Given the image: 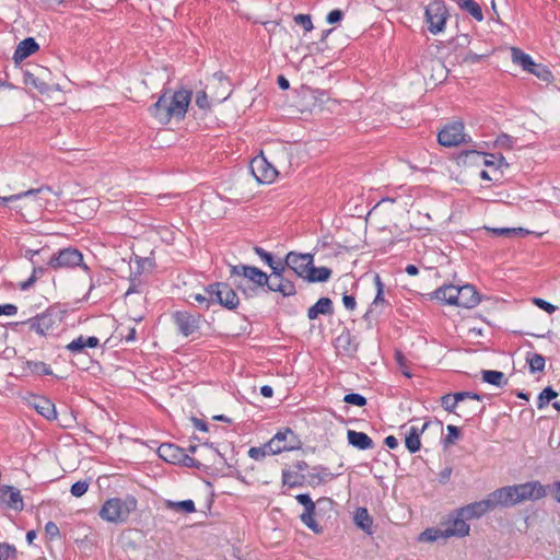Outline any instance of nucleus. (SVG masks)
<instances>
[{"label":"nucleus","instance_id":"obj_1","mask_svg":"<svg viewBox=\"0 0 560 560\" xmlns=\"http://www.w3.org/2000/svg\"><path fill=\"white\" fill-rule=\"evenodd\" d=\"M191 102V92L188 90H166L158 101L149 107L150 115L160 124L166 125L173 118L183 119Z\"/></svg>","mask_w":560,"mask_h":560},{"label":"nucleus","instance_id":"obj_2","mask_svg":"<svg viewBox=\"0 0 560 560\" xmlns=\"http://www.w3.org/2000/svg\"><path fill=\"white\" fill-rule=\"evenodd\" d=\"M137 509V500L133 497L112 498L104 502L98 515L109 523H124L130 513Z\"/></svg>","mask_w":560,"mask_h":560},{"label":"nucleus","instance_id":"obj_3","mask_svg":"<svg viewBox=\"0 0 560 560\" xmlns=\"http://www.w3.org/2000/svg\"><path fill=\"white\" fill-rule=\"evenodd\" d=\"M40 337L55 336L61 329V317L57 312L46 311L23 323Z\"/></svg>","mask_w":560,"mask_h":560},{"label":"nucleus","instance_id":"obj_4","mask_svg":"<svg viewBox=\"0 0 560 560\" xmlns=\"http://www.w3.org/2000/svg\"><path fill=\"white\" fill-rule=\"evenodd\" d=\"M205 292L212 296L214 304H220L228 310H235L240 305L237 293L228 283H211L205 288Z\"/></svg>","mask_w":560,"mask_h":560},{"label":"nucleus","instance_id":"obj_5","mask_svg":"<svg viewBox=\"0 0 560 560\" xmlns=\"http://www.w3.org/2000/svg\"><path fill=\"white\" fill-rule=\"evenodd\" d=\"M159 456L171 464H178L189 468H200L201 464L190 457L186 451L175 444L163 443L158 448Z\"/></svg>","mask_w":560,"mask_h":560},{"label":"nucleus","instance_id":"obj_6","mask_svg":"<svg viewBox=\"0 0 560 560\" xmlns=\"http://www.w3.org/2000/svg\"><path fill=\"white\" fill-rule=\"evenodd\" d=\"M48 266L52 269L81 267L85 271L90 270L83 264L82 253L73 247H67L54 254L48 261Z\"/></svg>","mask_w":560,"mask_h":560},{"label":"nucleus","instance_id":"obj_7","mask_svg":"<svg viewBox=\"0 0 560 560\" xmlns=\"http://www.w3.org/2000/svg\"><path fill=\"white\" fill-rule=\"evenodd\" d=\"M425 16L430 32L440 33L445 31L444 26L450 14L443 1L434 0L429 3L425 10Z\"/></svg>","mask_w":560,"mask_h":560},{"label":"nucleus","instance_id":"obj_8","mask_svg":"<svg viewBox=\"0 0 560 560\" xmlns=\"http://www.w3.org/2000/svg\"><path fill=\"white\" fill-rule=\"evenodd\" d=\"M267 443L272 455L300 447V441L290 428L278 431Z\"/></svg>","mask_w":560,"mask_h":560},{"label":"nucleus","instance_id":"obj_9","mask_svg":"<svg viewBox=\"0 0 560 560\" xmlns=\"http://www.w3.org/2000/svg\"><path fill=\"white\" fill-rule=\"evenodd\" d=\"M438 141L443 147H457L467 142L466 135L464 133V124L454 121L443 127L438 135Z\"/></svg>","mask_w":560,"mask_h":560},{"label":"nucleus","instance_id":"obj_10","mask_svg":"<svg viewBox=\"0 0 560 560\" xmlns=\"http://www.w3.org/2000/svg\"><path fill=\"white\" fill-rule=\"evenodd\" d=\"M179 334L188 337L197 332L200 328L201 316L187 311H176L172 315Z\"/></svg>","mask_w":560,"mask_h":560},{"label":"nucleus","instance_id":"obj_11","mask_svg":"<svg viewBox=\"0 0 560 560\" xmlns=\"http://www.w3.org/2000/svg\"><path fill=\"white\" fill-rule=\"evenodd\" d=\"M231 276H238L247 279L257 287L267 288L270 277L257 267L248 265H235L230 268Z\"/></svg>","mask_w":560,"mask_h":560},{"label":"nucleus","instance_id":"obj_12","mask_svg":"<svg viewBox=\"0 0 560 560\" xmlns=\"http://www.w3.org/2000/svg\"><path fill=\"white\" fill-rule=\"evenodd\" d=\"M296 501L304 506L303 513L300 515L301 522L315 534H320L323 527L315 521L316 503L310 494L301 493L295 497Z\"/></svg>","mask_w":560,"mask_h":560},{"label":"nucleus","instance_id":"obj_13","mask_svg":"<svg viewBox=\"0 0 560 560\" xmlns=\"http://www.w3.org/2000/svg\"><path fill=\"white\" fill-rule=\"evenodd\" d=\"M250 171L255 178L262 184L272 183L278 176L276 167L262 155L252 160Z\"/></svg>","mask_w":560,"mask_h":560},{"label":"nucleus","instance_id":"obj_14","mask_svg":"<svg viewBox=\"0 0 560 560\" xmlns=\"http://www.w3.org/2000/svg\"><path fill=\"white\" fill-rule=\"evenodd\" d=\"M488 495L491 500L493 509H506L520 504L515 485L501 487Z\"/></svg>","mask_w":560,"mask_h":560},{"label":"nucleus","instance_id":"obj_15","mask_svg":"<svg viewBox=\"0 0 560 560\" xmlns=\"http://www.w3.org/2000/svg\"><path fill=\"white\" fill-rule=\"evenodd\" d=\"M312 254H299L290 252L285 256V265L292 270L298 277L305 279L311 265H313Z\"/></svg>","mask_w":560,"mask_h":560},{"label":"nucleus","instance_id":"obj_16","mask_svg":"<svg viewBox=\"0 0 560 560\" xmlns=\"http://www.w3.org/2000/svg\"><path fill=\"white\" fill-rule=\"evenodd\" d=\"M520 503L523 501H537L547 495V487L540 481H528L515 485Z\"/></svg>","mask_w":560,"mask_h":560},{"label":"nucleus","instance_id":"obj_17","mask_svg":"<svg viewBox=\"0 0 560 560\" xmlns=\"http://www.w3.org/2000/svg\"><path fill=\"white\" fill-rule=\"evenodd\" d=\"M444 537H465L469 534L470 526L466 523L464 515H458V509L454 515L444 524Z\"/></svg>","mask_w":560,"mask_h":560},{"label":"nucleus","instance_id":"obj_18","mask_svg":"<svg viewBox=\"0 0 560 560\" xmlns=\"http://www.w3.org/2000/svg\"><path fill=\"white\" fill-rule=\"evenodd\" d=\"M0 503L16 512L24 509L21 491L13 486L4 485L0 487Z\"/></svg>","mask_w":560,"mask_h":560},{"label":"nucleus","instance_id":"obj_19","mask_svg":"<svg viewBox=\"0 0 560 560\" xmlns=\"http://www.w3.org/2000/svg\"><path fill=\"white\" fill-rule=\"evenodd\" d=\"M494 510L489 495L481 501L469 503L458 509V515H464L466 520L480 518L489 511Z\"/></svg>","mask_w":560,"mask_h":560},{"label":"nucleus","instance_id":"obj_20","mask_svg":"<svg viewBox=\"0 0 560 560\" xmlns=\"http://www.w3.org/2000/svg\"><path fill=\"white\" fill-rule=\"evenodd\" d=\"M467 399L476 400L478 402L481 400V397L478 394L471 392L446 394L441 397V406L448 412H455V409H459V405Z\"/></svg>","mask_w":560,"mask_h":560},{"label":"nucleus","instance_id":"obj_21","mask_svg":"<svg viewBox=\"0 0 560 560\" xmlns=\"http://www.w3.org/2000/svg\"><path fill=\"white\" fill-rule=\"evenodd\" d=\"M457 302L456 306L471 308L476 306L480 299L478 292L476 291L474 285L465 284L462 287H457Z\"/></svg>","mask_w":560,"mask_h":560},{"label":"nucleus","instance_id":"obj_22","mask_svg":"<svg viewBox=\"0 0 560 560\" xmlns=\"http://www.w3.org/2000/svg\"><path fill=\"white\" fill-rule=\"evenodd\" d=\"M340 475L341 472H331L329 468L322 465L315 466L307 476V483L311 487H316L318 485L326 483Z\"/></svg>","mask_w":560,"mask_h":560},{"label":"nucleus","instance_id":"obj_23","mask_svg":"<svg viewBox=\"0 0 560 560\" xmlns=\"http://www.w3.org/2000/svg\"><path fill=\"white\" fill-rule=\"evenodd\" d=\"M267 291L278 292L284 298L293 296L296 294L294 283L285 277H281L271 281L269 280Z\"/></svg>","mask_w":560,"mask_h":560},{"label":"nucleus","instance_id":"obj_24","mask_svg":"<svg viewBox=\"0 0 560 560\" xmlns=\"http://www.w3.org/2000/svg\"><path fill=\"white\" fill-rule=\"evenodd\" d=\"M38 48H39V46L34 40V37H25V39L22 40L18 45V47H16L14 54H13L14 62L16 65L22 62L24 59H26L27 57H30L31 55L36 52L38 50Z\"/></svg>","mask_w":560,"mask_h":560},{"label":"nucleus","instance_id":"obj_25","mask_svg":"<svg viewBox=\"0 0 560 560\" xmlns=\"http://www.w3.org/2000/svg\"><path fill=\"white\" fill-rule=\"evenodd\" d=\"M429 422H424L422 427L411 425L405 438V444L410 453H416L421 447L420 435L428 428Z\"/></svg>","mask_w":560,"mask_h":560},{"label":"nucleus","instance_id":"obj_26","mask_svg":"<svg viewBox=\"0 0 560 560\" xmlns=\"http://www.w3.org/2000/svg\"><path fill=\"white\" fill-rule=\"evenodd\" d=\"M347 439H348V443L351 446H353L360 451L372 450L374 447L373 440L364 432L348 430Z\"/></svg>","mask_w":560,"mask_h":560},{"label":"nucleus","instance_id":"obj_27","mask_svg":"<svg viewBox=\"0 0 560 560\" xmlns=\"http://www.w3.org/2000/svg\"><path fill=\"white\" fill-rule=\"evenodd\" d=\"M100 345V339L94 336L84 337L79 336L66 346V349L73 353H82L85 348H96Z\"/></svg>","mask_w":560,"mask_h":560},{"label":"nucleus","instance_id":"obj_28","mask_svg":"<svg viewBox=\"0 0 560 560\" xmlns=\"http://www.w3.org/2000/svg\"><path fill=\"white\" fill-rule=\"evenodd\" d=\"M332 302L329 298H320L313 306L307 311V317L313 320L319 315L332 314Z\"/></svg>","mask_w":560,"mask_h":560},{"label":"nucleus","instance_id":"obj_29","mask_svg":"<svg viewBox=\"0 0 560 560\" xmlns=\"http://www.w3.org/2000/svg\"><path fill=\"white\" fill-rule=\"evenodd\" d=\"M374 282L376 287V295L373 302L371 303L370 308L365 313L364 317H368L373 313H380L381 311H378V308L383 306L386 302L384 299V283L382 282V279L377 273L374 276Z\"/></svg>","mask_w":560,"mask_h":560},{"label":"nucleus","instance_id":"obj_30","mask_svg":"<svg viewBox=\"0 0 560 560\" xmlns=\"http://www.w3.org/2000/svg\"><path fill=\"white\" fill-rule=\"evenodd\" d=\"M457 287L453 284L443 285L441 288H438L433 292V298L442 301L448 305H456L457 302Z\"/></svg>","mask_w":560,"mask_h":560},{"label":"nucleus","instance_id":"obj_31","mask_svg":"<svg viewBox=\"0 0 560 560\" xmlns=\"http://www.w3.org/2000/svg\"><path fill=\"white\" fill-rule=\"evenodd\" d=\"M23 82L25 85L32 86L35 90H37L40 94H45L50 91L49 84L45 82L39 74H35L31 71H24Z\"/></svg>","mask_w":560,"mask_h":560},{"label":"nucleus","instance_id":"obj_32","mask_svg":"<svg viewBox=\"0 0 560 560\" xmlns=\"http://www.w3.org/2000/svg\"><path fill=\"white\" fill-rule=\"evenodd\" d=\"M511 58L513 63L520 66L526 72L532 70V67H534L535 63L528 54L516 47L511 48Z\"/></svg>","mask_w":560,"mask_h":560},{"label":"nucleus","instance_id":"obj_33","mask_svg":"<svg viewBox=\"0 0 560 560\" xmlns=\"http://www.w3.org/2000/svg\"><path fill=\"white\" fill-rule=\"evenodd\" d=\"M36 411L47 420L56 419L57 412L55 405L45 397H39L34 401Z\"/></svg>","mask_w":560,"mask_h":560},{"label":"nucleus","instance_id":"obj_34","mask_svg":"<svg viewBox=\"0 0 560 560\" xmlns=\"http://www.w3.org/2000/svg\"><path fill=\"white\" fill-rule=\"evenodd\" d=\"M355 525L366 534H372L373 520L365 508H358L354 513Z\"/></svg>","mask_w":560,"mask_h":560},{"label":"nucleus","instance_id":"obj_35","mask_svg":"<svg viewBox=\"0 0 560 560\" xmlns=\"http://www.w3.org/2000/svg\"><path fill=\"white\" fill-rule=\"evenodd\" d=\"M481 375L483 382L497 387L501 388L508 384V378L505 377L504 373L500 371L483 370L481 371Z\"/></svg>","mask_w":560,"mask_h":560},{"label":"nucleus","instance_id":"obj_36","mask_svg":"<svg viewBox=\"0 0 560 560\" xmlns=\"http://www.w3.org/2000/svg\"><path fill=\"white\" fill-rule=\"evenodd\" d=\"M331 276V270L327 267H314L311 265L310 271L305 278L308 282H325Z\"/></svg>","mask_w":560,"mask_h":560},{"label":"nucleus","instance_id":"obj_37","mask_svg":"<svg viewBox=\"0 0 560 560\" xmlns=\"http://www.w3.org/2000/svg\"><path fill=\"white\" fill-rule=\"evenodd\" d=\"M305 482V476L288 469L282 470V483L289 488L301 487Z\"/></svg>","mask_w":560,"mask_h":560},{"label":"nucleus","instance_id":"obj_38","mask_svg":"<svg viewBox=\"0 0 560 560\" xmlns=\"http://www.w3.org/2000/svg\"><path fill=\"white\" fill-rule=\"evenodd\" d=\"M526 362L529 365L530 373H539L545 370L546 360L539 353L528 352L526 355Z\"/></svg>","mask_w":560,"mask_h":560},{"label":"nucleus","instance_id":"obj_39","mask_svg":"<svg viewBox=\"0 0 560 560\" xmlns=\"http://www.w3.org/2000/svg\"><path fill=\"white\" fill-rule=\"evenodd\" d=\"M456 3L467 12H469L477 21H482L483 15L481 8L475 0H455Z\"/></svg>","mask_w":560,"mask_h":560},{"label":"nucleus","instance_id":"obj_40","mask_svg":"<svg viewBox=\"0 0 560 560\" xmlns=\"http://www.w3.org/2000/svg\"><path fill=\"white\" fill-rule=\"evenodd\" d=\"M528 73L534 74L539 80L544 82H551L553 80V75L549 68L542 63H534V67H532V70L528 71Z\"/></svg>","mask_w":560,"mask_h":560},{"label":"nucleus","instance_id":"obj_41","mask_svg":"<svg viewBox=\"0 0 560 560\" xmlns=\"http://www.w3.org/2000/svg\"><path fill=\"white\" fill-rule=\"evenodd\" d=\"M27 370L36 375H51L52 370L50 365L43 361H27L26 362Z\"/></svg>","mask_w":560,"mask_h":560},{"label":"nucleus","instance_id":"obj_42","mask_svg":"<svg viewBox=\"0 0 560 560\" xmlns=\"http://www.w3.org/2000/svg\"><path fill=\"white\" fill-rule=\"evenodd\" d=\"M459 410L457 415L459 417H464L467 421L472 419L476 415L480 413L483 410V407L479 404H474L471 406H466L465 401L459 405Z\"/></svg>","mask_w":560,"mask_h":560},{"label":"nucleus","instance_id":"obj_43","mask_svg":"<svg viewBox=\"0 0 560 560\" xmlns=\"http://www.w3.org/2000/svg\"><path fill=\"white\" fill-rule=\"evenodd\" d=\"M43 190H44V188L42 187V188H37V189H28L26 191L11 195L8 197H0V205H5L10 201L20 200L22 198L30 197V196H36V195L40 194Z\"/></svg>","mask_w":560,"mask_h":560},{"label":"nucleus","instance_id":"obj_44","mask_svg":"<svg viewBox=\"0 0 560 560\" xmlns=\"http://www.w3.org/2000/svg\"><path fill=\"white\" fill-rule=\"evenodd\" d=\"M557 396L558 394L551 387H546L538 396L537 408H545Z\"/></svg>","mask_w":560,"mask_h":560},{"label":"nucleus","instance_id":"obj_45","mask_svg":"<svg viewBox=\"0 0 560 560\" xmlns=\"http://www.w3.org/2000/svg\"><path fill=\"white\" fill-rule=\"evenodd\" d=\"M440 538H445L443 528H428L419 537L421 541H436Z\"/></svg>","mask_w":560,"mask_h":560},{"label":"nucleus","instance_id":"obj_46","mask_svg":"<svg viewBox=\"0 0 560 560\" xmlns=\"http://www.w3.org/2000/svg\"><path fill=\"white\" fill-rule=\"evenodd\" d=\"M267 455H272L271 451H269L268 443H266L261 447H250L248 451V456L255 460H261Z\"/></svg>","mask_w":560,"mask_h":560},{"label":"nucleus","instance_id":"obj_47","mask_svg":"<svg viewBox=\"0 0 560 560\" xmlns=\"http://www.w3.org/2000/svg\"><path fill=\"white\" fill-rule=\"evenodd\" d=\"M269 267L271 268L272 271L271 276H269L270 281L284 277L285 269L288 268V266L285 265V260H275V264H271Z\"/></svg>","mask_w":560,"mask_h":560},{"label":"nucleus","instance_id":"obj_48","mask_svg":"<svg viewBox=\"0 0 560 560\" xmlns=\"http://www.w3.org/2000/svg\"><path fill=\"white\" fill-rule=\"evenodd\" d=\"M168 506L177 510L184 511L186 513H192L196 511L195 503L192 500H184L179 502H168Z\"/></svg>","mask_w":560,"mask_h":560},{"label":"nucleus","instance_id":"obj_49","mask_svg":"<svg viewBox=\"0 0 560 560\" xmlns=\"http://www.w3.org/2000/svg\"><path fill=\"white\" fill-rule=\"evenodd\" d=\"M89 486L86 480H79L71 486L70 492L73 497L80 498L86 493Z\"/></svg>","mask_w":560,"mask_h":560},{"label":"nucleus","instance_id":"obj_50","mask_svg":"<svg viewBox=\"0 0 560 560\" xmlns=\"http://www.w3.org/2000/svg\"><path fill=\"white\" fill-rule=\"evenodd\" d=\"M343 401L349 404V405H354V406H358V407H363L366 405V398L360 394H357V393H350V394H347L345 397H343Z\"/></svg>","mask_w":560,"mask_h":560},{"label":"nucleus","instance_id":"obj_51","mask_svg":"<svg viewBox=\"0 0 560 560\" xmlns=\"http://www.w3.org/2000/svg\"><path fill=\"white\" fill-rule=\"evenodd\" d=\"M294 22L302 26L303 32L307 33L313 30L311 16L307 14H298L294 16Z\"/></svg>","mask_w":560,"mask_h":560},{"label":"nucleus","instance_id":"obj_52","mask_svg":"<svg viewBox=\"0 0 560 560\" xmlns=\"http://www.w3.org/2000/svg\"><path fill=\"white\" fill-rule=\"evenodd\" d=\"M191 298L195 302L199 303L203 306L205 310H209L212 304H214V300H212L211 295H203L200 293L192 294Z\"/></svg>","mask_w":560,"mask_h":560},{"label":"nucleus","instance_id":"obj_53","mask_svg":"<svg viewBox=\"0 0 560 560\" xmlns=\"http://www.w3.org/2000/svg\"><path fill=\"white\" fill-rule=\"evenodd\" d=\"M254 252L266 265L270 266L271 264H275L272 254L265 250L262 247L255 246Z\"/></svg>","mask_w":560,"mask_h":560},{"label":"nucleus","instance_id":"obj_54","mask_svg":"<svg viewBox=\"0 0 560 560\" xmlns=\"http://www.w3.org/2000/svg\"><path fill=\"white\" fill-rule=\"evenodd\" d=\"M15 549L8 544H0V560H13Z\"/></svg>","mask_w":560,"mask_h":560},{"label":"nucleus","instance_id":"obj_55","mask_svg":"<svg viewBox=\"0 0 560 560\" xmlns=\"http://www.w3.org/2000/svg\"><path fill=\"white\" fill-rule=\"evenodd\" d=\"M447 432L448 433L444 440L445 444H453L460 435L459 429L453 424L447 425Z\"/></svg>","mask_w":560,"mask_h":560},{"label":"nucleus","instance_id":"obj_56","mask_svg":"<svg viewBox=\"0 0 560 560\" xmlns=\"http://www.w3.org/2000/svg\"><path fill=\"white\" fill-rule=\"evenodd\" d=\"M533 302L536 306H538L540 310H544L548 314H552L557 310V307L555 305H552L551 303H549L540 298H535Z\"/></svg>","mask_w":560,"mask_h":560},{"label":"nucleus","instance_id":"obj_57","mask_svg":"<svg viewBox=\"0 0 560 560\" xmlns=\"http://www.w3.org/2000/svg\"><path fill=\"white\" fill-rule=\"evenodd\" d=\"M396 361H397V363L399 365V369H400L401 373L406 377L410 378L412 376V373L410 372L409 368L407 366L406 360H405V358H404L401 352H396Z\"/></svg>","mask_w":560,"mask_h":560},{"label":"nucleus","instance_id":"obj_58","mask_svg":"<svg viewBox=\"0 0 560 560\" xmlns=\"http://www.w3.org/2000/svg\"><path fill=\"white\" fill-rule=\"evenodd\" d=\"M45 533L50 539L57 538L60 535L59 527L54 522L46 523Z\"/></svg>","mask_w":560,"mask_h":560},{"label":"nucleus","instance_id":"obj_59","mask_svg":"<svg viewBox=\"0 0 560 560\" xmlns=\"http://www.w3.org/2000/svg\"><path fill=\"white\" fill-rule=\"evenodd\" d=\"M514 142H515V140L511 136L505 135V133L499 136L497 139V143L499 145L509 148V149L513 147Z\"/></svg>","mask_w":560,"mask_h":560},{"label":"nucleus","instance_id":"obj_60","mask_svg":"<svg viewBox=\"0 0 560 560\" xmlns=\"http://www.w3.org/2000/svg\"><path fill=\"white\" fill-rule=\"evenodd\" d=\"M18 313V307L14 304L0 305V316H13Z\"/></svg>","mask_w":560,"mask_h":560},{"label":"nucleus","instance_id":"obj_61","mask_svg":"<svg viewBox=\"0 0 560 560\" xmlns=\"http://www.w3.org/2000/svg\"><path fill=\"white\" fill-rule=\"evenodd\" d=\"M497 235H516L523 232V229H492L491 230Z\"/></svg>","mask_w":560,"mask_h":560},{"label":"nucleus","instance_id":"obj_62","mask_svg":"<svg viewBox=\"0 0 560 560\" xmlns=\"http://www.w3.org/2000/svg\"><path fill=\"white\" fill-rule=\"evenodd\" d=\"M342 16H343V12L341 10H332L327 15V22L329 24H335V23L341 21Z\"/></svg>","mask_w":560,"mask_h":560},{"label":"nucleus","instance_id":"obj_63","mask_svg":"<svg viewBox=\"0 0 560 560\" xmlns=\"http://www.w3.org/2000/svg\"><path fill=\"white\" fill-rule=\"evenodd\" d=\"M196 104H197L200 108H206V107H208L209 103H208V97H207L206 92H199V93H197V96H196Z\"/></svg>","mask_w":560,"mask_h":560},{"label":"nucleus","instance_id":"obj_64","mask_svg":"<svg viewBox=\"0 0 560 560\" xmlns=\"http://www.w3.org/2000/svg\"><path fill=\"white\" fill-rule=\"evenodd\" d=\"M550 492L558 503H560V481H555L550 487Z\"/></svg>","mask_w":560,"mask_h":560}]
</instances>
